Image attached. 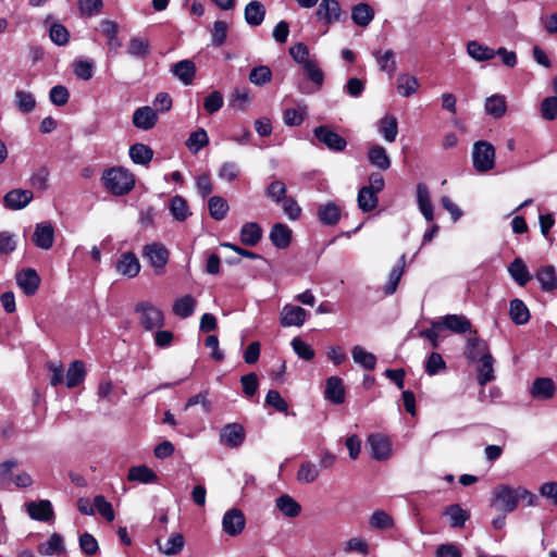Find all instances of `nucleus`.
Listing matches in <instances>:
<instances>
[{"label":"nucleus","instance_id":"nucleus-1","mask_svg":"<svg viewBox=\"0 0 557 557\" xmlns=\"http://www.w3.org/2000/svg\"><path fill=\"white\" fill-rule=\"evenodd\" d=\"M520 500H525L527 506L530 507L537 505L536 495L523 486L511 487L507 484H499L493 490L492 505L504 513L515 511Z\"/></svg>","mask_w":557,"mask_h":557},{"label":"nucleus","instance_id":"nucleus-2","mask_svg":"<svg viewBox=\"0 0 557 557\" xmlns=\"http://www.w3.org/2000/svg\"><path fill=\"white\" fill-rule=\"evenodd\" d=\"M103 186L114 196L127 195L135 186L133 173L124 168H110L102 174Z\"/></svg>","mask_w":557,"mask_h":557},{"label":"nucleus","instance_id":"nucleus-3","mask_svg":"<svg viewBox=\"0 0 557 557\" xmlns=\"http://www.w3.org/2000/svg\"><path fill=\"white\" fill-rule=\"evenodd\" d=\"M472 165L478 173H486L495 166V148L486 140H478L472 146Z\"/></svg>","mask_w":557,"mask_h":557},{"label":"nucleus","instance_id":"nucleus-4","mask_svg":"<svg viewBox=\"0 0 557 557\" xmlns=\"http://www.w3.org/2000/svg\"><path fill=\"white\" fill-rule=\"evenodd\" d=\"M139 314V321L144 329L151 331L159 329L164 324L163 312L150 302H139L136 308Z\"/></svg>","mask_w":557,"mask_h":557},{"label":"nucleus","instance_id":"nucleus-5","mask_svg":"<svg viewBox=\"0 0 557 557\" xmlns=\"http://www.w3.org/2000/svg\"><path fill=\"white\" fill-rule=\"evenodd\" d=\"M314 137L333 152H342L347 147L346 139L329 125H320L313 129Z\"/></svg>","mask_w":557,"mask_h":557},{"label":"nucleus","instance_id":"nucleus-6","mask_svg":"<svg viewBox=\"0 0 557 557\" xmlns=\"http://www.w3.org/2000/svg\"><path fill=\"white\" fill-rule=\"evenodd\" d=\"M246 527L244 512L238 508H231L225 511L222 518V530L228 536L239 535Z\"/></svg>","mask_w":557,"mask_h":557},{"label":"nucleus","instance_id":"nucleus-7","mask_svg":"<svg viewBox=\"0 0 557 557\" xmlns=\"http://www.w3.org/2000/svg\"><path fill=\"white\" fill-rule=\"evenodd\" d=\"M143 256L160 273L169 262V251L161 243L148 244L143 249Z\"/></svg>","mask_w":557,"mask_h":557},{"label":"nucleus","instance_id":"nucleus-8","mask_svg":"<svg viewBox=\"0 0 557 557\" xmlns=\"http://www.w3.org/2000/svg\"><path fill=\"white\" fill-rule=\"evenodd\" d=\"M302 70L306 77L313 84V88H308L306 85H300L299 91L301 94L309 95L320 90L324 84V73L320 69L318 61L313 59L310 62H306V64L302 65Z\"/></svg>","mask_w":557,"mask_h":557},{"label":"nucleus","instance_id":"nucleus-9","mask_svg":"<svg viewBox=\"0 0 557 557\" xmlns=\"http://www.w3.org/2000/svg\"><path fill=\"white\" fill-rule=\"evenodd\" d=\"M433 326H441L457 334H463L471 331V322L462 314H446L438 320L432 321Z\"/></svg>","mask_w":557,"mask_h":557},{"label":"nucleus","instance_id":"nucleus-10","mask_svg":"<svg viewBox=\"0 0 557 557\" xmlns=\"http://www.w3.org/2000/svg\"><path fill=\"white\" fill-rule=\"evenodd\" d=\"M34 245L42 250H49L54 243V227L50 222H40L35 225L32 236Z\"/></svg>","mask_w":557,"mask_h":557},{"label":"nucleus","instance_id":"nucleus-11","mask_svg":"<svg viewBox=\"0 0 557 557\" xmlns=\"http://www.w3.org/2000/svg\"><path fill=\"white\" fill-rule=\"evenodd\" d=\"M245 437V430L239 423H228L220 432V443L230 448L239 447L244 443Z\"/></svg>","mask_w":557,"mask_h":557},{"label":"nucleus","instance_id":"nucleus-12","mask_svg":"<svg viewBox=\"0 0 557 557\" xmlns=\"http://www.w3.org/2000/svg\"><path fill=\"white\" fill-rule=\"evenodd\" d=\"M317 17L324 24L339 22L344 12L337 0H322L315 11Z\"/></svg>","mask_w":557,"mask_h":557},{"label":"nucleus","instance_id":"nucleus-13","mask_svg":"<svg viewBox=\"0 0 557 557\" xmlns=\"http://www.w3.org/2000/svg\"><path fill=\"white\" fill-rule=\"evenodd\" d=\"M368 445L371 455L375 460L385 461L392 456V443L388 437L382 434H371L368 437Z\"/></svg>","mask_w":557,"mask_h":557},{"label":"nucleus","instance_id":"nucleus-14","mask_svg":"<svg viewBox=\"0 0 557 557\" xmlns=\"http://www.w3.org/2000/svg\"><path fill=\"white\" fill-rule=\"evenodd\" d=\"M157 122L158 113L149 106L137 108L132 116L133 125L141 131H149L153 128Z\"/></svg>","mask_w":557,"mask_h":557},{"label":"nucleus","instance_id":"nucleus-15","mask_svg":"<svg viewBox=\"0 0 557 557\" xmlns=\"http://www.w3.org/2000/svg\"><path fill=\"white\" fill-rule=\"evenodd\" d=\"M308 317L307 311L294 305H285L281 311L280 322L284 327L301 326Z\"/></svg>","mask_w":557,"mask_h":557},{"label":"nucleus","instance_id":"nucleus-16","mask_svg":"<svg viewBox=\"0 0 557 557\" xmlns=\"http://www.w3.org/2000/svg\"><path fill=\"white\" fill-rule=\"evenodd\" d=\"M16 283L27 296L34 295L39 287L40 277L34 269H24L16 273Z\"/></svg>","mask_w":557,"mask_h":557},{"label":"nucleus","instance_id":"nucleus-17","mask_svg":"<svg viewBox=\"0 0 557 557\" xmlns=\"http://www.w3.org/2000/svg\"><path fill=\"white\" fill-rule=\"evenodd\" d=\"M119 274L127 277H135L140 271V263L138 258L133 252H124L115 264Z\"/></svg>","mask_w":557,"mask_h":557},{"label":"nucleus","instance_id":"nucleus-18","mask_svg":"<svg viewBox=\"0 0 557 557\" xmlns=\"http://www.w3.org/2000/svg\"><path fill=\"white\" fill-rule=\"evenodd\" d=\"M27 512L33 520L48 522L53 519L54 512L49 500L30 502L26 505Z\"/></svg>","mask_w":557,"mask_h":557},{"label":"nucleus","instance_id":"nucleus-19","mask_svg":"<svg viewBox=\"0 0 557 557\" xmlns=\"http://www.w3.org/2000/svg\"><path fill=\"white\" fill-rule=\"evenodd\" d=\"M317 215L323 225L333 226L341 220L342 209L334 201H327L318 207Z\"/></svg>","mask_w":557,"mask_h":557},{"label":"nucleus","instance_id":"nucleus-20","mask_svg":"<svg viewBox=\"0 0 557 557\" xmlns=\"http://www.w3.org/2000/svg\"><path fill=\"white\" fill-rule=\"evenodd\" d=\"M33 199V193L28 189H13L4 198V206L11 210H21L25 208Z\"/></svg>","mask_w":557,"mask_h":557},{"label":"nucleus","instance_id":"nucleus-21","mask_svg":"<svg viewBox=\"0 0 557 557\" xmlns=\"http://www.w3.org/2000/svg\"><path fill=\"white\" fill-rule=\"evenodd\" d=\"M324 396L335 405L343 404L345 400L343 380L338 376H330L326 380Z\"/></svg>","mask_w":557,"mask_h":557},{"label":"nucleus","instance_id":"nucleus-22","mask_svg":"<svg viewBox=\"0 0 557 557\" xmlns=\"http://www.w3.org/2000/svg\"><path fill=\"white\" fill-rule=\"evenodd\" d=\"M38 553L42 556H60L65 553L64 539L59 533H53L46 542L38 545Z\"/></svg>","mask_w":557,"mask_h":557},{"label":"nucleus","instance_id":"nucleus-23","mask_svg":"<svg viewBox=\"0 0 557 557\" xmlns=\"http://www.w3.org/2000/svg\"><path fill=\"white\" fill-rule=\"evenodd\" d=\"M417 203L421 214L428 222L433 221L434 212L433 206L431 202L430 190L429 187L424 183H419L417 185Z\"/></svg>","mask_w":557,"mask_h":557},{"label":"nucleus","instance_id":"nucleus-24","mask_svg":"<svg viewBox=\"0 0 557 557\" xmlns=\"http://www.w3.org/2000/svg\"><path fill=\"white\" fill-rule=\"evenodd\" d=\"M485 355H491L488 352V345L485 341L479 337H470L467 341L465 347V357L471 361H478L480 358H483Z\"/></svg>","mask_w":557,"mask_h":557},{"label":"nucleus","instance_id":"nucleus-25","mask_svg":"<svg viewBox=\"0 0 557 557\" xmlns=\"http://www.w3.org/2000/svg\"><path fill=\"white\" fill-rule=\"evenodd\" d=\"M556 391L555 384L549 377H537L530 389L531 395L535 399L546 400L554 396Z\"/></svg>","mask_w":557,"mask_h":557},{"label":"nucleus","instance_id":"nucleus-26","mask_svg":"<svg viewBox=\"0 0 557 557\" xmlns=\"http://www.w3.org/2000/svg\"><path fill=\"white\" fill-rule=\"evenodd\" d=\"M244 15L249 26H260L265 17V7L258 0L250 1L245 7Z\"/></svg>","mask_w":557,"mask_h":557},{"label":"nucleus","instance_id":"nucleus-27","mask_svg":"<svg viewBox=\"0 0 557 557\" xmlns=\"http://www.w3.org/2000/svg\"><path fill=\"white\" fill-rule=\"evenodd\" d=\"M275 508L287 518H296L301 511L300 504L288 494H283L275 499Z\"/></svg>","mask_w":557,"mask_h":557},{"label":"nucleus","instance_id":"nucleus-28","mask_svg":"<svg viewBox=\"0 0 557 557\" xmlns=\"http://www.w3.org/2000/svg\"><path fill=\"white\" fill-rule=\"evenodd\" d=\"M86 376L85 364L81 360H74L70 363L65 374V386L73 388L84 382Z\"/></svg>","mask_w":557,"mask_h":557},{"label":"nucleus","instance_id":"nucleus-29","mask_svg":"<svg viewBox=\"0 0 557 557\" xmlns=\"http://www.w3.org/2000/svg\"><path fill=\"white\" fill-rule=\"evenodd\" d=\"M127 480L143 484H150L158 481V475L149 467L140 465L128 469Z\"/></svg>","mask_w":557,"mask_h":557},{"label":"nucleus","instance_id":"nucleus-30","mask_svg":"<svg viewBox=\"0 0 557 557\" xmlns=\"http://www.w3.org/2000/svg\"><path fill=\"white\" fill-rule=\"evenodd\" d=\"M270 240L276 248L285 249L290 244L292 230L285 224L276 223L270 232Z\"/></svg>","mask_w":557,"mask_h":557},{"label":"nucleus","instance_id":"nucleus-31","mask_svg":"<svg viewBox=\"0 0 557 557\" xmlns=\"http://www.w3.org/2000/svg\"><path fill=\"white\" fill-rule=\"evenodd\" d=\"M405 259H406V256L403 255L397 264H395L389 274H388V277H387V281L383 287V290H384V294L389 296V295H393L396 290H397V287H398V284L400 282V278L404 274V269H405Z\"/></svg>","mask_w":557,"mask_h":557},{"label":"nucleus","instance_id":"nucleus-32","mask_svg":"<svg viewBox=\"0 0 557 557\" xmlns=\"http://www.w3.org/2000/svg\"><path fill=\"white\" fill-rule=\"evenodd\" d=\"M508 272L511 278L519 285L525 286L532 278L524 261L521 258H516L508 267Z\"/></svg>","mask_w":557,"mask_h":557},{"label":"nucleus","instance_id":"nucleus-33","mask_svg":"<svg viewBox=\"0 0 557 557\" xmlns=\"http://www.w3.org/2000/svg\"><path fill=\"white\" fill-rule=\"evenodd\" d=\"M467 53L478 62L490 61L495 58V50L478 40H470L467 44Z\"/></svg>","mask_w":557,"mask_h":557},{"label":"nucleus","instance_id":"nucleus-34","mask_svg":"<svg viewBox=\"0 0 557 557\" xmlns=\"http://www.w3.org/2000/svg\"><path fill=\"white\" fill-rule=\"evenodd\" d=\"M377 131L387 143H394L398 135V123L394 115H385L377 123Z\"/></svg>","mask_w":557,"mask_h":557},{"label":"nucleus","instance_id":"nucleus-35","mask_svg":"<svg viewBox=\"0 0 557 557\" xmlns=\"http://www.w3.org/2000/svg\"><path fill=\"white\" fill-rule=\"evenodd\" d=\"M369 162L377 169L385 171L391 166V158L386 149L380 145H372L368 151Z\"/></svg>","mask_w":557,"mask_h":557},{"label":"nucleus","instance_id":"nucleus-36","mask_svg":"<svg viewBox=\"0 0 557 557\" xmlns=\"http://www.w3.org/2000/svg\"><path fill=\"white\" fill-rule=\"evenodd\" d=\"M262 238V228L256 222H247L240 230V242L246 246H256Z\"/></svg>","mask_w":557,"mask_h":557},{"label":"nucleus","instance_id":"nucleus-37","mask_svg":"<svg viewBox=\"0 0 557 557\" xmlns=\"http://www.w3.org/2000/svg\"><path fill=\"white\" fill-rule=\"evenodd\" d=\"M127 53L136 59H146L150 54L149 40L140 36L132 37L127 44Z\"/></svg>","mask_w":557,"mask_h":557},{"label":"nucleus","instance_id":"nucleus-38","mask_svg":"<svg viewBox=\"0 0 557 557\" xmlns=\"http://www.w3.org/2000/svg\"><path fill=\"white\" fill-rule=\"evenodd\" d=\"M478 375L476 380L481 386H484L486 383L493 381L495 379L494 375V358L492 355H485L483 358L478 360Z\"/></svg>","mask_w":557,"mask_h":557},{"label":"nucleus","instance_id":"nucleus-39","mask_svg":"<svg viewBox=\"0 0 557 557\" xmlns=\"http://www.w3.org/2000/svg\"><path fill=\"white\" fill-rule=\"evenodd\" d=\"M172 72L184 85H190L196 74V66L190 60H182L174 64Z\"/></svg>","mask_w":557,"mask_h":557},{"label":"nucleus","instance_id":"nucleus-40","mask_svg":"<svg viewBox=\"0 0 557 557\" xmlns=\"http://www.w3.org/2000/svg\"><path fill=\"white\" fill-rule=\"evenodd\" d=\"M485 112L494 119H500L507 110L506 98L502 95H493L485 100Z\"/></svg>","mask_w":557,"mask_h":557},{"label":"nucleus","instance_id":"nucleus-41","mask_svg":"<svg viewBox=\"0 0 557 557\" xmlns=\"http://www.w3.org/2000/svg\"><path fill=\"white\" fill-rule=\"evenodd\" d=\"M509 315L511 321L517 325L527 324L530 320V311L525 304L519 298H515L510 301Z\"/></svg>","mask_w":557,"mask_h":557},{"label":"nucleus","instance_id":"nucleus-42","mask_svg":"<svg viewBox=\"0 0 557 557\" xmlns=\"http://www.w3.org/2000/svg\"><path fill=\"white\" fill-rule=\"evenodd\" d=\"M536 278L544 292H552L557 288V276L553 265H545L539 269Z\"/></svg>","mask_w":557,"mask_h":557},{"label":"nucleus","instance_id":"nucleus-43","mask_svg":"<svg viewBox=\"0 0 557 557\" xmlns=\"http://www.w3.org/2000/svg\"><path fill=\"white\" fill-rule=\"evenodd\" d=\"M128 152L132 161L140 165H147L153 158L152 149L140 143L132 145Z\"/></svg>","mask_w":557,"mask_h":557},{"label":"nucleus","instance_id":"nucleus-44","mask_svg":"<svg viewBox=\"0 0 557 557\" xmlns=\"http://www.w3.org/2000/svg\"><path fill=\"white\" fill-rule=\"evenodd\" d=\"M444 515L450 519V527L454 529L462 528L470 518V513L458 504L446 507Z\"/></svg>","mask_w":557,"mask_h":557},{"label":"nucleus","instance_id":"nucleus-45","mask_svg":"<svg viewBox=\"0 0 557 557\" xmlns=\"http://www.w3.org/2000/svg\"><path fill=\"white\" fill-rule=\"evenodd\" d=\"M377 194H375L371 188L366 186L361 187L358 191L357 202L358 208L362 212H370L374 210L377 206Z\"/></svg>","mask_w":557,"mask_h":557},{"label":"nucleus","instance_id":"nucleus-46","mask_svg":"<svg viewBox=\"0 0 557 557\" xmlns=\"http://www.w3.org/2000/svg\"><path fill=\"white\" fill-rule=\"evenodd\" d=\"M419 82L416 76L409 74H400L397 77V91L403 97H410L417 92Z\"/></svg>","mask_w":557,"mask_h":557},{"label":"nucleus","instance_id":"nucleus-47","mask_svg":"<svg viewBox=\"0 0 557 557\" xmlns=\"http://www.w3.org/2000/svg\"><path fill=\"white\" fill-rule=\"evenodd\" d=\"M101 30L102 34L107 37V45L111 50H117L122 46V41L117 36L119 27L115 22L110 20H103L101 22Z\"/></svg>","mask_w":557,"mask_h":557},{"label":"nucleus","instance_id":"nucleus-48","mask_svg":"<svg viewBox=\"0 0 557 557\" xmlns=\"http://www.w3.org/2000/svg\"><path fill=\"white\" fill-rule=\"evenodd\" d=\"M352 359L356 363L367 370H374L376 366V357L372 352L367 351L363 347L357 345L351 350Z\"/></svg>","mask_w":557,"mask_h":557},{"label":"nucleus","instance_id":"nucleus-49","mask_svg":"<svg viewBox=\"0 0 557 557\" xmlns=\"http://www.w3.org/2000/svg\"><path fill=\"white\" fill-rule=\"evenodd\" d=\"M373 17V10L366 3H359L351 9V20L359 26H368Z\"/></svg>","mask_w":557,"mask_h":557},{"label":"nucleus","instance_id":"nucleus-50","mask_svg":"<svg viewBox=\"0 0 557 557\" xmlns=\"http://www.w3.org/2000/svg\"><path fill=\"white\" fill-rule=\"evenodd\" d=\"M170 212L173 218L180 222L185 221L191 212L189 211L187 201L182 196H174L170 201Z\"/></svg>","mask_w":557,"mask_h":557},{"label":"nucleus","instance_id":"nucleus-51","mask_svg":"<svg viewBox=\"0 0 557 557\" xmlns=\"http://www.w3.org/2000/svg\"><path fill=\"white\" fill-rule=\"evenodd\" d=\"M196 308V301L190 295H186L175 300L173 312L180 318L186 319L190 317Z\"/></svg>","mask_w":557,"mask_h":557},{"label":"nucleus","instance_id":"nucleus-52","mask_svg":"<svg viewBox=\"0 0 557 557\" xmlns=\"http://www.w3.org/2000/svg\"><path fill=\"white\" fill-rule=\"evenodd\" d=\"M209 144V136L205 128L193 132L186 140V147L190 152L197 153Z\"/></svg>","mask_w":557,"mask_h":557},{"label":"nucleus","instance_id":"nucleus-53","mask_svg":"<svg viewBox=\"0 0 557 557\" xmlns=\"http://www.w3.org/2000/svg\"><path fill=\"white\" fill-rule=\"evenodd\" d=\"M210 215L216 220H223L228 211V205L226 200L220 196H212L208 201Z\"/></svg>","mask_w":557,"mask_h":557},{"label":"nucleus","instance_id":"nucleus-54","mask_svg":"<svg viewBox=\"0 0 557 557\" xmlns=\"http://www.w3.org/2000/svg\"><path fill=\"white\" fill-rule=\"evenodd\" d=\"M320 471L317 465L311 461H305L300 465L297 472V480L300 483H312L319 478Z\"/></svg>","mask_w":557,"mask_h":557},{"label":"nucleus","instance_id":"nucleus-55","mask_svg":"<svg viewBox=\"0 0 557 557\" xmlns=\"http://www.w3.org/2000/svg\"><path fill=\"white\" fill-rule=\"evenodd\" d=\"M14 98L16 107L22 113H30L34 111L36 107V99L32 92L16 90Z\"/></svg>","mask_w":557,"mask_h":557},{"label":"nucleus","instance_id":"nucleus-56","mask_svg":"<svg viewBox=\"0 0 557 557\" xmlns=\"http://www.w3.org/2000/svg\"><path fill=\"white\" fill-rule=\"evenodd\" d=\"M272 79V72L269 66L259 65L251 69L249 81L256 86H263Z\"/></svg>","mask_w":557,"mask_h":557},{"label":"nucleus","instance_id":"nucleus-57","mask_svg":"<svg viewBox=\"0 0 557 557\" xmlns=\"http://www.w3.org/2000/svg\"><path fill=\"white\" fill-rule=\"evenodd\" d=\"M371 528L376 530H387L394 527V520L392 516H389L384 510L374 511L369 521Z\"/></svg>","mask_w":557,"mask_h":557},{"label":"nucleus","instance_id":"nucleus-58","mask_svg":"<svg viewBox=\"0 0 557 557\" xmlns=\"http://www.w3.org/2000/svg\"><path fill=\"white\" fill-rule=\"evenodd\" d=\"M49 37L57 46H65L70 40V33L65 26L60 23H53L49 28Z\"/></svg>","mask_w":557,"mask_h":557},{"label":"nucleus","instance_id":"nucleus-59","mask_svg":"<svg viewBox=\"0 0 557 557\" xmlns=\"http://www.w3.org/2000/svg\"><path fill=\"white\" fill-rule=\"evenodd\" d=\"M446 369V362L438 352H432L424 364L425 373L430 376L438 374Z\"/></svg>","mask_w":557,"mask_h":557},{"label":"nucleus","instance_id":"nucleus-60","mask_svg":"<svg viewBox=\"0 0 557 557\" xmlns=\"http://www.w3.org/2000/svg\"><path fill=\"white\" fill-rule=\"evenodd\" d=\"M184 547V537L180 533L172 534L164 545H160V550L168 555L173 556L178 554Z\"/></svg>","mask_w":557,"mask_h":557},{"label":"nucleus","instance_id":"nucleus-61","mask_svg":"<svg viewBox=\"0 0 557 557\" xmlns=\"http://www.w3.org/2000/svg\"><path fill=\"white\" fill-rule=\"evenodd\" d=\"M78 544L86 556H95L99 552L98 541L88 532H84L79 535Z\"/></svg>","mask_w":557,"mask_h":557},{"label":"nucleus","instance_id":"nucleus-62","mask_svg":"<svg viewBox=\"0 0 557 557\" xmlns=\"http://www.w3.org/2000/svg\"><path fill=\"white\" fill-rule=\"evenodd\" d=\"M228 32V24L224 21H215L211 29V44L214 47L224 45Z\"/></svg>","mask_w":557,"mask_h":557},{"label":"nucleus","instance_id":"nucleus-63","mask_svg":"<svg viewBox=\"0 0 557 557\" xmlns=\"http://www.w3.org/2000/svg\"><path fill=\"white\" fill-rule=\"evenodd\" d=\"M374 57L379 63L381 71L386 72L389 75H392L395 72L396 61L394 58V52L392 50H386L384 53L375 51Z\"/></svg>","mask_w":557,"mask_h":557},{"label":"nucleus","instance_id":"nucleus-64","mask_svg":"<svg viewBox=\"0 0 557 557\" xmlns=\"http://www.w3.org/2000/svg\"><path fill=\"white\" fill-rule=\"evenodd\" d=\"M541 114L542 117L547 121H554L557 119V97H547L542 101Z\"/></svg>","mask_w":557,"mask_h":557}]
</instances>
